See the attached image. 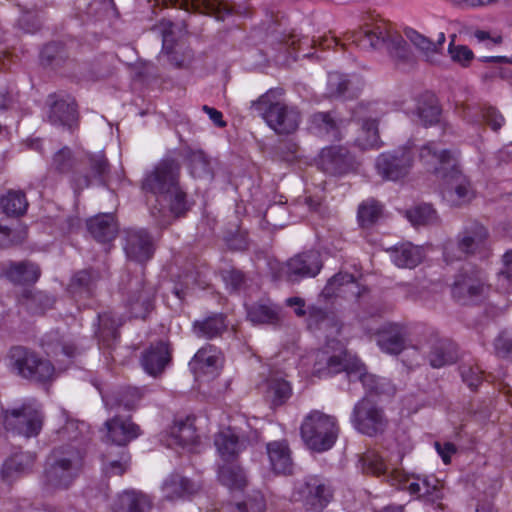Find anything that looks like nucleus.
I'll list each match as a JSON object with an SVG mask.
<instances>
[{"mask_svg":"<svg viewBox=\"0 0 512 512\" xmlns=\"http://www.w3.org/2000/svg\"><path fill=\"white\" fill-rule=\"evenodd\" d=\"M349 80L338 72L328 74L327 93L330 97H340L348 89Z\"/></svg>","mask_w":512,"mask_h":512,"instance_id":"obj_62","label":"nucleus"},{"mask_svg":"<svg viewBox=\"0 0 512 512\" xmlns=\"http://www.w3.org/2000/svg\"><path fill=\"white\" fill-rule=\"evenodd\" d=\"M300 431L306 446L319 453L331 449L338 436L336 419L317 410L304 418Z\"/></svg>","mask_w":512,"mask_h":512,"instance_id":"obj_6","label":"nucleus"},{"mask_svg":"<svg viewBox=\"0 0 512 512\" xmlns=\"http://www.w3.org/2000/svg\"><path fill=\"white\" fill-rule=\"evenodd\" d=\"M405 338V329L398 324L390 323L379 331L377 343L382 351L397 355L405 347Z\"/></svg>","mask_w":512,"mask_h":512,"instance_id":"obj_30","label":"nucleus"},{"mask_svg":"<svg viewBox=\"0 0 512 512\" xmlns=\"http://www.w3.org/2000/svg\"><path fill=\"white\" fill-rule=\"evenodd\" d=\"M175 6L187 12L195 11L214 16L217 20H225L232 15L233 9L223 2H207L206 0H175Z\"/></svg>","mask_w":512,"mask_h":512,"instance_id":"obj_31","label":"nucleus"},{"mask_svg":"<svg viewBox=\"0 0 512 512\" xmlns=\"http://www.w3.org/2000/svg\"><path fill=\"white\" fill-rule=\"evenodd\" d=\"M352 284V274L339 272L331 277L322 290L326 299L341 296Z\"/></svg>","mask_w":512,"mask_h":512,"instance_id":"obj_55","label":"nucleus"},{"mask_svg":"<svg viewBox=\"0 0 512 512\" xmlns=\"http://www.w3.org/2000/svg\"><path fill=\"white\" fill-rule=\"evenodd\" d=\"M292 388L288 381L279 377H270L266 383V398L273 406L284 404L291 396Z\"/></svg>","mask_w":512,"mask_h":512,"instance_id":"obj_45","label":"nucleus"},{"mask_svg":"<svg viewBox=\"0 0 512 512\" xmlns=\"http://www.w3.org/2000/svg\"><path fill=\"white\" fill-rule=\"evenodd\" d=\"M3 212L8 216H21L28 207L26 196L21 191H9L0 200Z\"/></svg>","mask_w":512,"mask_h":512,"instance_id":"obj_51","label":"nucleus"},{"mask_svg":"<svg viewBox=\"0 0 512 512\" xmlns=\"http://www.w3.org/2000/svg\"><path fill=\"white\" fill-rule=\"evenodd\" d=\"M51 166L55 171L62 174L70 172L74 166L71 150L68 147L58 150L53 156Z\"/></svg>","mask_w":512,"mask_h":512,"instance_id":"obj_61","label":"nucleus"},{"mask_svg":"<svg viewBox=\"0 0 512 512\" xmlns=\"http://www.w3.org/2000/svg\"><path fill=\"white\" fill-rule=\"evenodd\" d=\"M124 250L130 260L140 264L147 262L154 254L151 235L145 229L127 230Z\"/></svg>","mask_w":512,"mask_h":512,"instance_id":"obj_19","label":"nucleus"},{"mask_svg":"<svg viewBox=\"0 0 512 512\" xmlns=\"http://www.w3.org/2000/svg\"><path fill=\"white\" fill-rule=\"evenodd\" d=\"M441 109L434 96H429L419 102L417 107V116L425 126H431L439 121Z\"/></svg>","mask_w":512,"mask_h":512,"instance_id":"obj_54","label":"nucleus"},{"mask_svg":"<svg viewBox=\"0 0 512 512\" xmlns=\"http://www.w3.org/2000/svg\"><path fill=\"white\" fill-rule=\"evenodd\" d=\"M247 318L254 324H276L279 315L275 308L267 304H253L247 308Z\"/></svg>","mask_w":512,"mask_h":512,"instance_id":"obj_52","label":"nucleus"},{"mask_svg":"<svg viewBox=\"0 0 512 512\" xmlns=\"http://www.w3.org/2000/svg\"><path fill=\"white\" fill-rule=\"evenodd\" d=\"M171 348L168 343L159 341L145 349L141 355V366L151 376H158L171 361Z\"/></svg>","mask_w":512,"mask_h":512,"instance_id":"obj_21","label":"nucleus"},{"mask_svg":"<svg viewBox=\"0 0 512 512\" xmlns=\"http://www.w3.org/2000/svg\"><path fill=\"white\" fill-rule=\"evenodd\" d=\"M137 289L128 299V307L134 318H145L152 308L154 292L151 287H146L142 281L137 280Z\"/></svg>","mask_w":512,"mask_h":512,"instance_id":"obj_40","label":"nucleus"},{"mask_svg":"<svg viewBox=\"0 0 512 512\" xmlns=\"http://www.w3.org/2000/svg\"><path fill=\"white\" fill-rule=\"evenodd\" d=\"M98 330L96 335L99 342L111 348L119 339V327L123 324L124 318L115 314L112 311H105L97 315Z\"/></svg>","mask_w":512,"mask_h":512,"instance_id":"obj_28","label":"nucleus"},{"mask_svg":"<svg viewBox=\"0 0 512 512\" xmlns=\"http://www.w3.org/2000/svg\"><path fill=\"white\" fill-rule=\"evenodd\" d=\"M414 160V145L408 142L397 149L379 154L375 160V169L383 180L395 182L409 175Z\"/></svg>","mask_w":512,"mask_h":512,"instance_id":"obj_8","label":"nucleus"},{"mask_svg":"<svg viewBox=\"0 0 512 512\" xmlns=\"http://www.w3.org/2000/svg\"><path fill=\"white\" fill-rule=\"evenodd\" d=\"M9 366L12 371L22 378L46 382L51 380L55 368L49 360L22 346H15L9 352Z\"/></svg>","mask_w":512,"mask_h":512,"instance_id":"obj_7","label":"nucleus"},{"mask_svg":"<svg viewBox=\"0 0 512 512\" xmlns=\"http://www.w3.org/2000/svg\"><path fill=\"white\" fill-rule=\"evenodd\" d=\"M265 507L266 505L263 495L255 493L248 497L244 502L238 503L234 512H264Z\"/></svg>","mask_w":512,"mask_h":512,"instance_id":"obj_63","label":"nucleus"},{"mask_svg":"<svg viewBox=\"0 0 512 512\" xmlns=\"http://www.w3.org/2000/svg\"><path fill=\"white\" fill-rule=\"evenodd\" d=\"M498 287L506 292H512V250L503 256V267L498 273Z\"/></svg>","mask_w":512,"mask_h":512,"instance_id":"obj_60","label":"nucleus"},{"mask_svg":"<svg viewBox=\"0 0 512 512\" xmlns=\"http://www.w3.org/2000/svg\"><path fill=\"white\" fill-rule=\"evenodd\" d=\"M190 173L194 178L212 179L209 159L202 151L193 152L189 159Z\"/></svg>","mask_w":512,"mask_h":512,"instance_id":"obj_57","label":"nucleus"},{"mask_svg":"<svg viewBox=\"0 0 512 512\" xmlns=\"http://www.w3.org/2000/svg\"><path fill=\"white\" fill-rule=\"evenodd\" d=\"M355 412L357 429L369 436L377 433L383 426L382 412L367 400L357 406Z\"/></svg>","mask_w":512,"mask_h":512,"instance_id":"obj_27","label":"nucleus"},{"mask_svg":"<svg viewBox=\"0 0 512 512\" xmlns=\"http://www.w3.org/2000/svg\"><path fill=\"white\" fill-rule=\"evenodd\" d=\"M406 488L411 494L417 495L431 504H435L442 499V490L439 482L434 478L432 480L427 478L418 479L417 481L410 482Z\"/></svg>","mask_w":512,"mask_h":512,"instance_id":"obj_43","label":"nucleus"},{"mask_svg":"<svg viewBox=\"0 0 512 512\" xmlns=\"http://www.w3.org/2000/svg\"><path fill=\"white\" fill-rule=\"evenodd\" d=\"M99 274L92 269L77 272L71 279L68 291L74 298H89L93 296Z\"/></svg>","mask_w":512,"mask_h":512,"instance_id":"obj_37","label":"nucleus"},{"mask_svg":"<svg viewBox=\"0 0 512 512\" xmlns=\"http://www.w3.org/2000/svg\"><path fill=\"white\" fill-rule=\"evenodd\" d=\"M48 122L56 127L71 129L78 118L77 105L69 95L53 93L46 100Z\"/></svg>","mask_w":512,"mask_h":512,"instance_id":"obj_16","label":"nucleus"},{"mask_svg":"<svg viewBox=\"0 0 512 512\" xmlns=\"http://www.w3.org/2000/svg\"><path fill=\"white\" fill-rule=\"evenodd\" d=\"M293 497L307 511L322 512L333 498V490L326 480L309 475L295 484Z\"/></svg>","mask_w":512,"mask_h":512,"instance_id":"obj_9","label":"nucleus"},{"mask_svg":"<svg viewBox=\"0 0 512 512\" xmlns=\"http://www.w3.org/2000/svg\"><path fill=\"white\" fill-rule=\"evenodd\" d=\"M88 432L87 423L75 419H67L65 424L56 431L59 441H69L70 444L79 442ZM79 446V444H75Z\"/></svg>","mask_w":512,"mask_h":512,"instance_id":"obj_49","label":"nucleus"},{"mask_svg":"<svg viewBox=\"0 0 512 512\" xmlns=\"http://www.w3.org/2000/svg\"><path fill=\"white\" fill-rule=\"evenodd\" d=\"M248 444L244 435L232 428L221 430L214 437V445L224 462H233Z\"/></svg>","mask_w":512,"mask_h":512,"instance_id":"obj_20","label":"nucleus"},{"mask_svg":"<svg viewBox=\"0 0 512 512\" xmlns=\"http://www.w3.org/2000/svg\"><path fill=\"white\" fill-rule=\"evenodd\" d=\"M300 42L301 39L294 33H282L274 37L271 42L274 53L271 57L278 63H286L290 58L296 60V45Z\"/></svg>","mask_w":512,"mask_h":512,"instance_id":"obj_39","label":"nucleus"},{"mask_svg":"<svg viewBox=\"0 0 512 512\" xmlns=\"http://www.w3.org/2000/svg\"><path fill=\"white\" fill-rule=\"evenodd\" d=\"M354 114L359 118L360 127L354 138V146L361 151L376 149L380 147L378 132L377 111L371 103H359Z\"/></svg>","mask_w":512,"mask_h":512,"instance_id":"obj_11","label":"nucleus"},{"mask_svg":"<svg viewBox=\"0 0 512 512\" xmlns=\"http://www.w3.org/2000/svg\"><path fill=\"white\" fill-rule=\"evenodd\" d=\"M361 469L364 473L384 475L392 486L401 487L405 483V476L397 469L388 471L383 459L374 451H369L360 458Z\"/></svg>","mask_w":512,"mask_h":512,"instance_id":"obj_24","label":"nucleus"},{"mask_svg":"<svg viewBox=\"0 0 512 512\" xmlns=\"http://www.w3.org/2000/svg\"><path fill=\"white\" fill-rule=\"evenodd\" d=\"M382 214V205L375 199L363 201L358 207L357 218L361 227L372 226Z\"/></svg>","mask_w":512,"mask_h":512,"instance_id":"obj_53","label":"nucleus"},{"mask_svg":"<svg viewBox=\"0 0 512 512\" xmlns=\"http://www.w3.org/2000/svg\"><path fill=\"white\" fill-rule=\"evenodd\" d=\"M180 165L171 158L162 159L153 170L147 172L142 180V190L156 196L157 200L167 202L169 210L161 207L151 208V215L157 225L166 227L170 224L171 213L180 217L188 210L186 193L179 185Z\"/></svg>","mask_w":512,"mask_h":512,"instance_id":"obj_1","label":"nucleus"},{"mask_svg":"<svg viewBox=\"0 0 512 512\" xmlns=\"http://www.w3.org/2000/svg\"><path fill=\"white\" fill-rule=\"evenodd\" d=\"M82 447L66 444L55 447L48 455L44 470L47 489H67L79 477L84 467Z\"/></svg>","mask_w":512,"mask_h":512,"instance_id":"obj_3","label":"nucleus"},{"mask_svg":"<svg viewBox=\"0 0 512 512\" xmlns=\"http://www.w3.org/2000/svg\"><path fill=\"white\" fill-rule=\"evenodd\" d=\"M357 376L363 388L370 394L382 395L394 393V388L386 379H379L366 372L364 364L354 357V378Z\"/></svg>","mask_w":512,"mask_h":512,"instance_id":"obj_36","label":"nucleus"},{"mask_svg":"<svg viewBox=\"0 0 512 512\" xmlns=\"http://www.w3.org/2000/svg\"><path fill=\"white\" fill-rule=\"evenodd\" d=\"M199 489L198 483L179 473L168 475L161 485L163 498L169 501L187 499L196 494Z\"/></svg>","mask_w":512,"mask_h":512,"instance_id":"obj_23","label":"nucleus"},{"mask_svg":"<svg viewBox=\"0 0 512 512\" xmlns=\"http://www.w3.org/2000/svg\"><path fill=\"white\" fill-rule=\"evenodd\" d=\"M178 44L174 43L172 32L165 30L162 39V53H164L170 64L177 68L184 65L185 57L180 55L177 50Z\"/></svg>","mask_w":512,"mask_h":512,"instance_id":"obj_58","label":"nucleus"},{"mask_svg":"<svg viewBox=\"0 0 512 512\" xmlns=\"http://www.w3.org/2000/svg\"><path fill=\"white\" fill-rule=\"evenodd\" d=\"M490 285L485 272L475 267L463 269L457 276L452 295L459 302L477 300L488 294Z\"/></svg>","mask_w":512,"mask_h":512,"instance_id":"obj_10","label":"nucleus"},{"mask_svg":"<svg viewBox=\"0 0 512 512\" xmlns=\"http://www.w3.org/2000/svg\"><path fill=\"white\" fill-rule=\"evenodd\" d=\"M283 89H270L252 102V108L261 115L267 125L277 134H291L301 122L299 110L280 101Z\"/></svg>","mask_w":512,"mask_h":512,"instance_id":"obj_5","label":"nucleus"},{"mask_svg":"<svg viewBox=\"0 0 512 512\" xmlns=\"http://www.w3.org/2000/svg\"><path fill=\"white\" fill-rule=\"evenodd\" d=\"M487 237L488 232L483 225L476 221L467 223L458 236L457 246L446 247L445 260L449 262L474 254L484 246Z\"/></svg>","mask_w":512,"mask_h":512,"instance_id":"obj_12","label":"nucleus"},{"mask_svg":"<svg viewBox=\"0 0 512 512\" xmlns=\"http://www.w3.org/2000/svg\"><path fill=\"white\" fill-rule=\"evenodd\" d=\"M404 33L406 38L427 56L433 53H438L445 42V35L442 32L439 34L436 42L431 41L426 36L412 28L405 29Z\"/></svg>","mask_w":512,"mask_h":512,"instance_id":"obj_47","label":"nucleus"},{"mask_svg":"<svg viewBox=\"0 0 512 512\" xmlns=\"http://www.w3.org/2000/svg\"><path fill=\"white\" fill-rule=\"evenodd\" d=\"M419 160L428 171L435 173L438 177H446L447 171L458 163L455 151L441 150L433 141L420 147Z\"/></svg>","mask_w":512,"mask_h":512,"instance_id":"obj_17","label":"nucleus"},{"mask_svg":"<svg viewBox=\"0 0 512 512\" xmlns=\"http://www.w3.org/2000/svg\"><path fill=\"white\" fill-rule=\"evenodd\" d=\"M454 37L455 36L452 37V41L449 44V54L453 61L461 64L462 66H467L470 63V61L474 58V53L467 46H454Z\"/></svg>","mask_w":512,"mask_h":512,"instance_id":"obj_64","label":"nucleus"},{"mask_svg":"<svg viewBox=\"0 0 512 512\" xmlns=\"http://www.w3.org/2000/svg\"><path fill=\"white\" fill-rule=\"evenodd\" d=\"M226 328V317L222 313L212 314L203 320H196L193 323L194 334L204 339L219 337Z\"/></svg>","mask_w":512,"mask_h":512,"instance_id":"obj_41","label":"nucleus"},{"mask_svg":"<svg viewBox=\"0 0 512 512\" xmlns=\"http://www.w3.org/2000/svg\"><path fill=\"white\" fill-rule=\"evenodd\" d=\"M442 189L443 199L454 207L462 206L470 202L474 197L470 181L458 168V163L447 171Z\"/></svg>","mask_w":512,"mask_h":512,"instance_id":"obj_15","label":"nucleus"},{"mask_svg":"<svg viewBox=\"0 0 512 512\" xmlns=\"http://www.w3.org/2000/svg\"><path fill=\"white\" fill-rule=\"evenodd\" d=\"M5 276L13 283H34L40 276L39 267L31 262H11L5 269Z\"/></svg>","mask_w":512,"mask_h":512,"instance_id":"obj_42","label":"nucleus"},{"mask_svg":"<svg viewBox=\"0 0 512 512\" xmlns=\"http://www.w3.org/2000/svg\"><path fill=\"white\" fill-rule=\"evenodd\" d=\"M218 478L230 489H243L247 482L244 470L232 462H226L219 467Z\"/></svg>","mask_w":512,"mask_h":512,"instance_id":"obj_44","label":"nucleus"},{"mask_svg":"<svg viewBox=\"0 0 512 512\" xmlns=\"http://www.w3.org/2000/svg\"><path fill=\"white\" fill-rule=\"evenodd\" d=\"M352 156L343 146H331L322 149L319 156V166L327 174L341 175L348 171Z\"/></svg>","mask_w":512,"mask_h":512,"instance_id":"obj_22","label":"nucleus"},{"mask_svg":"<svg viewBox=\"0 0 512 512\" xmlns=\"http://www.w3.org/2000/svg\"><path fill=\"white\" fill-rule=\"evenodd\" d=\"M355 44L362 49H376L386 45L390 56L396 61H408L412 56L405 39L392 34L391 26L371 12L360 15L357 30H354Z\"/></svg>","mask_w":512,"mask_h":512,"instance_id":"obj_2","label":"nucleus"},{"mask_svg":"<svg viewBox=\"0 0 512 512\" xmlns=\"http://www.w3.org/2000/svg\"><path fill=\"white\" fill-rule=\"evenodd\" d=\"M218 362V350L212 345H207L197 351L189 362V368L196 377L201 375H214L217 370Z\"/></svg>","mask_w":512,"mask_h":512,"instance_id":"obj_32","label":"nucleus"},{"mask_svg":"<svg viewBox=\"0 0 512 512\" xmlns=\"http://www.w3.org/2000/svg\"><path fill=\"white\" fill-rule=\"evenodd\" d=\"M150 498L142 492L126 490L119 494L112 504L113 512H149Z\"/></svg>","mask_w":512,"mask_h":512,"instance_id":"obj_29","label":"nucleus"},{"mask_svg":"<svg viewBox=\"0 0 512 512\" xmlns=\"http://www.w3.org/2000/svg\"><path fill=\"white\" fill-rule=\"evenodd\" d=\"M87 228L90 234L102 243L114 240L118 232L117 223L111 213L99 214L90 218L87 221Z\"/></svg>","mask_w":512,"mask_h":512,"instance_id":"obj_34","label":"nucleus"},{"mask_svg":"<svg viewBox=\"0 0 512 512\" xmlns=\"http://www.w3.org/2000/svg\"><path fill=\"white\" fill-rule=\"evenodd\" d=\"M4 426L7 431L26 438L34 437L42 428V415L32 407L23 406L6 412Z\"/></svg>","mask_w":512,"mask_h":512,"instance_id":"obj_14","label":"nucleus"},{"mask_svg":"<svg viewBox=\"0 0 512 512\" xmlns=\"http://www.w3.org/2000/svg\"><path fill=\"white\" fill-rule=\"evenodd\" d=\"M393 263L399 268L412 269L422 262L423 249L411 243H402L389 249Z\"/></svg>","mask_w":512,"mask_h":512,"instance_id":"obj_38","label":"nucleus"},{"mask_svg":"<svg viewBox=\"0 0 512 512\" xmlns=\"http://www.w3.org/2000/svg\"><path fill=\"white\" fill-rule=\"evenodd\" d=\"M309 129L317 136H337L338 123L330 112L314 113L309 120Z\"/></svg>","mask_w":512,"mask_h":512,"instance_id":"obj_46","label":"nucleus"},{"mask_svg":"<svg viewBox=\"0 0 512 512\" xmlns=\"http://www.w3.org/2000/svg\"><path fill=\"white\" fill-rule=\"evenodd\" d=\"M87 164L90 174H78L73 172L71 183L75 192H80L95 183L99 186H107V176L110 172V165L102 152L87 155Z\"/></svg>","mask_w":512,"mask_h":512,"instance_id":"obj_18","label":"nucleus"},{"mask_svg":"<svg viewBox=\"0 0 512 512\" xmlns=\"http://www.w3.org/2000/svg\"><path fill=\"white\" fill-rule=\"evenodd\" d=\"M42 346L47 355L58 356L63 354L68 358L76 355L77 348L73 343L65 342L58 336V332H51L42 339Z\"/></svg>","mask_w":512,"mask_h":512,"instance_id":"obj_48","label":"nucleus"},{"mask_svg":"<svg viewBox=\"0 0 512 512\" xmlns=\"http://www.w3.org/2000/svg\"><path fill=\"white\" fill-rule=\"evenodd\" d=\"M35 462V456L31 452L16 453L8 458L2 467L1 476L5 482L11 483L18 477L28 473Z\"/></svg>","mask_w":512,"mask_h":512,"instance_id":"obj_33","label":"nucleus"},{"mask_svg":"<svg viewBox=\"0 0 512 512\" xmlns=\"http://www.w3.org/2000/svg\"><path fill=\"white\" fill-rule=\"evenodd\" d=\"M107 428V437L112 443L119 446L116 452L117 457H113L112 451H109L103 457V470L107 476L123 475L129 466L130 455L125 446L140 435V428L133 423L130 417L115 415L105 422Z\"/></svg>","mask_w":512,"mask_h":512,"instance_id":"obj_4","label":"nucleus"},{"mask_svg":"<svg viewBox=\"0 0 512 512\" xmlns=\"http://www.w3.org/2000/svg\"><path fill=\"white\" fill-rule=\"evenodd\" d=\"M343 371L349 376V362L346 351L333 355H329L327 351H319L317 353L314 364V374L319 377H327Z\"/></svg>","mask_w":512,"mask_h":512,"instance_id":"obj_26","label":"nucleus"},{"mask_svg":"<svg viewBox=\"0 0 512 512\" xmlns=\"http://www.w3.org/2000/svg\"><path fill=\"white\" fill-rule=\"evenodd\" d=\"M428 358L433 368H441L454 363L457 356L449 343L439 340L432 346Z\"/></svg>","mask_w":512,"mask_h":512,"instance_id":"obj_50","label":"nucleus"},{"mask_svg":"<svg viewBox=\"0 0 512 512\" xmlns=\"http://www.w3.org/2000/svg\"><path fill=\"white\" fill-rule=\"evenodd\" d=\"M141 397L142 394L138 388L128 387L118 393L113 405L118 408L123 407L125 410L130 411L136 407Z\"/></svg>","mask_w":512,"mask_h":512,"instance_id":"obj_59","label":"nucleus"},{"mask_svg":"<svg viewBox=\"0 0 512 512\" xmlns=\"http://www.w3.org/2000/svg\"><path fill=\"white\" fill-rule=\"evenodd\" d=\"M323 268L319 252L314 250L298 253L287 260L283 269L286 280L292 284L316 277Z\"/></svg>","mask_w":512,"mask_h":512,"instance_id":"obj_13","label":"nucleus"},{"mask_svg":"<svg viewBox=\"0 0 512 512\" xmlns=\"http://www.w3.org/2000/svg\"><path fill=\"white\" fill-rule=\"evenodd\" d=\"M271 469L276 474L290 475L294 469L291 450L285 440L271 441L266 445Z\"/></svg>","mask_w":512,"mask_h":512,"instance_id":"obj_25","label":"nucleus"},{"mask_svg":"<svg viewBox=\"0 0 512 512\" xmlns=\"http://www.w3.org/2000/svg\"><path fill=\"white\" fill-rule=\"evenodd\" d=\"M171 444L179 445L183 448L194 445L198 440L195 428V417L186 416L185 418L175 419L170 429Z\"/></svg>","mask_w":512,"mask_h":512,"instance_id":"obj_35","label":"nucleus"},{"mask_svg":"<svg viewBox=\"0 0 512 512\" xmlns=\"http://www.w3.org/2000/svg\"><path fill=\"white\" fill-rule=\"evenodd\" d=\"M407 218L414 226L435 224L438 221L437 212L430 204H421L408 210Z\"/></svg>","mask_w":512,"mask_h":512,"instance_id":"obj_56","label":"nucleus"}]
</instances>
